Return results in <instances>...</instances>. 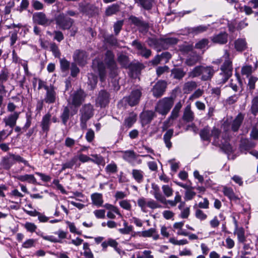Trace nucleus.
<instances>
[{"instance_id":"obj_1","label":"nucleus","mask_w":258,"mask_h":258,"mask_svg":"<svg viewBox=\"0 0 258 258\" xmlns=\"http://www.w3.org/2000/svg\"><path fill=\"white\" fill-rule=\"evenodd\" d=\"M113 52L109 50L106 51L105 53L104 62L94 60L93 66L96 63L99 73L100 80L101 82L105 81L106 76V67L109 70V75L111 78L115 77L118 74V68L114 58Z\"/></svg>"},{"instance_id":"obj_2","label":"nucleus","mask_w":258,"mask_h":258,"mask_svg":"<svg viewBox=\"0 0 258 258\" xmlns=\"http://www.w3.org/2000/svg\"><path fill=\"white\" fill-rule=\"evenodd\" d=\"M215 72L212 66L199 65L188 73V76L189 78L200 77L202 81H208L212 79Z\"/></svg>"},{"instance_id":"obj_3","label":"nucleus","mask_w":258,"mask_h":258,"mask_svg":"<svg viewBox=\"0 0 258 258\" xmlns=\"http://www.w3.org/2000/svg\"><path fill=\"white\" fill-rule=\"evenodd\" d=\"M224 62L220 67L221 72L216 76V82L218 85L226 83L232 75V62L229 58V53L225 50L223 56Z\"/></svg>"},{"instance_id":"obj_4","label":"nucleus","mask_w":258,"mask_h":258,"mask_svg":"<svg viewBox=\"0 0 258 258\" xmlns=\"http://www.w3.org/2000/svg\"><path fill=\"white\" fill-rule=\"evenodd\" d=\"M221 134V131L216 127H214L212 130L208 126H206L202 128L199 133L201 139L202 141L210 142L211 137L213 138L212 144L214 146H218L219 139Z\"/></svg>"},{"instance_id":"obj_5","label":"nucleus","mask_w":258,"mask_h":258,"mask_svg":"<svg viewBox=\"0 0 258 258\" xmlns=\"http://www.w3.org/2000/svg\"><path fill=\"white\" fill-rule=\"evenodd\" d=\"M174 99L173 97H164L159 100L155 106L157 112L166 115L173 105Z\"/></svg>"},{"instance_id":"obj_6","label":"nucleus","mask_w":258,"mask_h":258,"mask_svg":"<svg viewBox=\"0 0 258 258\" xmlns=\"http://www.w3.org/2000/svg\"><path fill=\"white\" fill-rule=\"evenodd\" d=\"M93 106L91 104H86L80 109V126L82 129L87 128V122L93 115Z\"/></svg>"},{"instance_id":"obj_7","label":"nucleus","mask_w":258,"mask_h":258,"mask_svg":"<svg viewBox=\"0 0 258 258\" xmlns=\"http://www.w3.org/2000/svg\"><path fill=\"white\" fill-rule=\"evenodd\" d=\"M55 24L62 30L70 29L74 23V20L66 16L64 13L59 14L55 17Z\"/></svg>"},{"instance_id":"obj_8","label":"nucleus","mask_w":258,"mask_h":258,"mask_svg":"<svg viewBox=\"0 0 258 258\" xmlns=\"http://www.w3.org/2000/svg\"><path fill=\"white\" fill-rule=\"evenodd\" d=\"M78 10L83 15L89 17H93L99 14V8L94 4L90 3L84 4L80 3L78 4Z\"/></svg>"},{"instance_id":"obj_9","label":"nucleus","mask_w":258,"mask_h":258,"mask_svg":"<svg viewBox=\"0 0 258 258\" xmlns=\"http://www.w3.org/2000/svg\"><path fill=\"white\" fill-rule=\"evenodd\" d=\"M142 88L138 87L133 89L129 96L123 98V100L127 102L131 106L136 105L139 103L142 95Z\"/></svg>"},{"instance_id":"obj_10","label":"nucleus","mask_w":258,"mask_h":258,"mask_svg":"<svg viewBox=\"0 0 258 258\" xmlns=\"http://www.w3.org/2000/svg\"><path fill=\"white\" fill-rule=\"evenodd\" d=\"M132 24L134 25L139 28L140 32H147L149 28L148 22L144 21L142 17H137L135 16H131L128 18Z\"/></svg>"},{"instance_id":"obj_11","label":"nucleus","mask_w":258,"mask_h":258,"mask_svg":"<svg viewBox=\"0 0 258 258\" xmlns=\"http://www.w3.org/2000/svg\"><path fill=\"white\" fill-rule=\"evenodd\" d=\"M110 95L105 90H101L96 99V105L100 107H105L110 101Z\"/></svg>"},{"instance_id":"obj_12","label":"nucleus","mask_w":258,"mask_h":258,"mask_svg":"<svg viewBox=\"0 0 258 258\" xmlns=\"http://www.w3.org/2000/svg\"><path fill=\"white\" fill-rule=\"evenodd\" d=\"M166 88L167 84L165 81H158L151 90L153 96L156 98L161 97L164 94Z\"/></svg>"},{"instance_id":"obj_13","label":"nucleus","mask_w":258,"mask_h":258,"mask_svg":"<svg viewBox=\"0 0 258 258\" xmlns=\"http://www.w3.org/2000/svg\"><path fill=\"white\" fill-rule=\"evenodd\" d=\"M131 45L138 50V53L145 58H148L152 54V51L150 49H148L144 45L142 44L138 40H134Z\"/></svg>"},{"instance_id":"obj_14","label":"nucleus","mask_w":258,"mask_h":258,"mask_svg":"<svg viewBox=\"0 0 258 258\" xmlns=\"http://www.w3.org/2000/svg\"><path fill=\"white\" fill-rule=\"evenodd\" d=\"M32 20L34 23L43 26H49L51 21L50 20L43 12H35L33 14Z\"/></svg>"},{"instance_id":"obj_15","label":"nucleus","mask_w":258,"mask_h":258,"mask_svg":"<svg viewBox=\"0 0 258 258\" xmlns=\"http://www.w3.org/2000/svg\"><path fill=\"white\" fill-rule=\"evenodd\" d=\"M86 95L84 91L81 89L77 90L71 95V103L76 107L81 105Z\"/></svg>"},{"instance_id":"obj_16","label":"nucleus","mask_w":258,"mask_h":258,"mask_svg":"<svg viewBox=\"0 0 258 258\" xmlns=\"http://www.w3.org/2000/svg\"><path fill=\"white\" fill-rule=\"evenodd\" d=\"M73 58L79 65L84 66L87 62L88 54L84 50L77 49L74 52Z\"/></svg>"},{"instance_id":"obj_17","label":"nucleus","mask_w":258,"mask_h":258,"mask_svg":"<svg viewBox=\"0 0 258 258\" xmlns=\"http://www.w3.org/2000/svg\"><path fill=\"white\" fill-rule=\"evenodd\" d=\"M145 68L144 65L139 62H131L128 67L130 75L133 78H137L141 74V71Z\"/></svg>"},{"instance_id":"obj_18","label":"nucleus","mask_w":258,"mask_h":258,"mask_svg":"<svg viewBox=\"0 0 258 258\" xmlns=\"http://www.w3.org/2000/svg\"><path fill=\"white\" fill-rule=\"evenodd\" d=\"M57 94L53 86H50V87L46 90V93L43 99L44 102L47 104H53L57 99Z\"/></svg>"},{"instance_id":"obj_19","label":"nucleus","mask_w":258,"mask_h":258,"mask_svg":"<svg viewBox=\"0 0 258 258\" xmlns=\"http://www.w3.org/2000/svg\"><path fill=\"white\" fill-rule=\"evenodd\" d=\"M51 117V114L48 112L42 117L40 122V126L41 127L42 131L46 134H47L50 130Z\"/></svg>"},{"instance_id":"obj_20","label":"nucleus","mask_w":258,"mask_h":258,"mask_svg":"<svg viewBox=\"0 0 258 258\" xmlns=\"http://www.w3.org/2000/svg\"><path fill=\"white\" fill-rule=\"evenodd\" d=\"M244 117V115L239 113L230 123L231 128L233 132H238L243 122Z\"/></svg>"},{"instance_id":"obj_21","label":"nucleus","mask_w":258,"mask_h":258,"mask_svg":"<svg viewBox=\"0 0 258 258\" xmlns=\"http://www.w3.org/2000/svg\"><path fill=\"white\" fill-rule=\"evenodd\" d=\"M211 40L215 43L220 44H226L228 41V34L225 32H220L212 36Z\"/></svg>"},{"instance_id":"obj_22","label":"nucleus","mask_w":258,"mask_h":258,"mask_svg":"<svg viewBox=\"0 0 258 258\" xmlns=\"http://www.w3.org/2000/svg\"><path fill=\"white\" fill-rule=\"evenodd\" d=\"M20 112H14L10 114L7 118L4 119L6 125L9 126L10 127H13L16 124L17 120L19 117Z\"/></svg>"},{"instance_id":"obj_23","label":"nucleus","mask_w":258,"mask_h":258,"mask_svg":"<svg viewBox=\"0 0 258 258\" xmlns=\"http://www.w3.org/2000/svg\"><path fill=\"white\" fill-rule=\"evenodd\" d=\"M200 60L201 56L199 54L195 52H191L187 56L185 63L189 67H191L199 62Z\"/></svg>"},{"instance_id":"obj_24","label":"nucleus","mask_w":258,"mask_h":258,"mask_svg":"<svg viewBox=\"0 0 258 258\" xmlns=\"http://www.w3.org/2000/svg\"><path fill=\"white\" fill-rule=\"evenodd\" d=\"M134 2L140 8L150 11L153 7L155 0H134Z\"/></svg>"},{"instance_id":"obj_25","label":"nucleus","mask_w":258,"mask_h":258,"mask_svg":"<svg viewBox=\"0 0 258 258\" xmlns=\"http://www.w3.org/2000/svg\"><path fill=\"white\" fill-rule=\"evenodd\" d=\"M155 117V113L152 111H146L141 113L140 115L141 122L143 125H146L151 122Z\"/></svg>"},{"instance_id":"obj_26","label":"nucleus","mask_w":258,"mask_h":258,"mask_svg":"<svg viewBox=\"0 0 258 258\" xmlns=\"http://www.w3.org/2000/svg\"><path fill=\"white\" fill-rule=\"evenodd\" d=\"M181 107L182 104L180 101L176 104L168 119L164 122V125L169 123L171 120H173L177 118Z\"/></svg>"},{"instance_id":"obj_27","label":"nucleus","mask_w":258,"mask_h":258,"mask_svg":"<svg viewBox=\"0 0 258 258\" xmlns=\"http://www.w3.org/2000/svg\"><path fill=\"white\" fill-rule=\"evenodd\" d=\"M77 112V109L74 110V113H71L70 108L68 106L64 107L63 111L60 116L62 124L66 125L70 116H73Z\"/></svg>"},{"instance_id":"obj_28","label":"nucleus","mask_w":258,"mask_h":258,"mask_svg":"<svg viewBox=\"0 0 258 258\" xmlns=\"http://www.w3.org/2000/svg\"><path fill=\"white\" fill-rule=\"evenodd\" d=\"M178 41V39L175 37L161 38V49H166L169 46L176 44Z\"/></svg>"},{"instance_id":"obj_29","label":"nucleus","mask_w":258,"mask_h":258,"mask_svg":"<svg viewBox=\"0 0 258 258\" xmlns=\"http://www.w3.org/2000/svg\"><path fill=\"white\" fill-rule=\"evenodd\" d=\"M209 27V24L207 25H201L194 27L188 28V32L189 33H191L194 35H198L200 33L207 31Z\"/></svg>"},{"instance_id":"obj_30","label":"nucleus","mask_w":258,"mask_h":258,"mask_svg":"<svg viewBox=\"0 0 258 258\" xmlns=\"http://www.w3.org/2000/svg\"><path fill=\"white\" fill-rule=\"evenodd\" d=\"M186 73L181 68H174L171 71V76L174 79L181 80L185 76Z\"/></svg>"},{"instance_id":"obj_31","label":"nucleus","mask_w":258,"mask_h":258,"mask_svg":"<svg viewBox=\"0 0 258 258\" xmlns=\"http://www.w3.org/2000/svg\"><path fill=\"white\" fill-rule=\"evenodd\" d=\"M117 61L121 67L127 69L131 64L128 57L124 54L120 53L118 55Z\"/></svg>"},{"instance_id":"obj_32","label":"nucleus","mask_w":258,"mask_h":258,"mask_svg":"<svg viewBox=\"0 0 258 258\" xmlns=\"http://www.w3.org/2000/svg\"><path fill=\"white\" fill-rule=\"evenodd\" d=\"M14 163L12 154H9L8 156L5 157L3 158L2 166L5 169L8 170Z\"/></svg>"},{"instance_id":"obj_33","label":"nucleus","mask_w":258,"mask_h":258,"mask_svg":"<svg viewBox=\"0 0 258 258\" xmlns=\"http://www.w3.org/2000/svg\"><path fill=\"white\" fill-rule=\"evenodd\" d=\"M219 145L216 146L220 147V149L225 153L227 154H230L234 152L233 147L229 142L225 141L224 143H223L222 142H220L219 140Z\"/></svg>"},{"instance_id":"obj_34","label":"nucleus","mask_w":258,"mask_h":258,"mask_svg":"<svg viewBox=\"0 0 258 258\" xmlns=\"http://www.w3.org/2000/svg\"><path fill=\"white\" fill-rule=\"evenodd\" d=\"M16 178L22 182L27 181L28 183L33 184H36L37 183L36 179L33 174L18 175Z\"/></svg>"},{"instance_id":"obj_35","label":"nucleus","mask_w":258,"mask_h":258,"mask_svg":"<svg viewBox=\"0 0 258 258\" xmlns=\"http://www.w3.org/2000/svg\"><path fill=\"white\" fill-rule=\"evenodd\" d=\"M173 130L169 129L166 131L163 136V140L166 145V147L169 149L172 147V143L170 141L171 138L173 135Z\"/></svg>"},{"instance_id":"obj_36","label":"nucleus","mask_w":258,"mask_h":258,"mask_svg":"<svg viewBox=\"0 0 258 258\" xmlns=\"http://www.w3.org/2000/svg\"><path fill=\"white\" fill-rule=\"evenodd\" d=\"M132 175L134 179L139 183L142 182L144 178V173L140 169H134L132 172Z\"/></svg>"},{"instance_id":"obj_37","label":"nucleus","mask_w":258,"mask_h":258,"mask_svg":"<svg viewBox=\"0 0 258 258\" xmlns=\"http://www.w3.org/2000/svg\"><path fill=\"white\" fill-rule=\"evenodd\" d=\"M153 191V195L154 198L159 202H163L165 200V197L161 194L159 187L157 184H152V185Z\"/></svg>"},{"instance_id":"obj_38","label":"nucleus","mask_w":258,"mask_h":258,"mask_svg":"<svg viewBox=\"0 0 258 258\" xmlns=\"http://www.w3.org/2000/svg\"><path fill=\"white\" fill-rule=\"evenodd\" d=\"M182 119L187 122H191L194 119V114L189 106H187L184 111Z\"/></svg>"},{"instance_id":"obj_39","label":"nucleus","mask_w":258,"mask_h":258,"mask_svg":"<svg viewBox=\"0 0 258 258\" xmlns=\"http://www.w3.org/2000/svg\"><path fill=\"white\" fill-rule=\"evenodd\" d=\"M120 10V6L118 4H113L108 7L105 10V15L107 16L116 14Z\"/></svg>"},{"instance_id":"obj_40","label":"nucleus","mask_w":258,"mask_h":258,"mask_svg":"<svg viewBox=\"0 0 258 258\" xmlns=\"http://www.w3.org/2000/svg\"><path fill=\"white\" fill-rule=\"evenodd\" d=\"M235 48L238 51H242L246 48V42L245 39L239 38L234 42Z\"/></svg>"},{"instance_id":"obj_41","label":"nucleus","mask_w":258,"mask_h":258,"mask_svg":"<svg viewBox=\"0 0 258 258\" xmlns=\"http://www.w3.org/2000/svg\"><path fill=\"white\" fill-rule=\"evenodd\" d=\"M148 45L151 47H154L157 49V51H160L161 49V38L157 39L154 38H149L147 41Z\"/></svg>"},{"instance_id":"obj_42","label":"nucleus","mask_w":258,"mask_h":258,"mask_svg":"<svg viewBox=\"0 0 258 258\" xmlns=\"http://www.w3.org/2000/svg\"><path fill=\"white\" fill-rule=\"evenodd\" d=\"M91 200L92 201V203L97 206H101L102 205L103 203L102 195L99 193H94L92 194Z\"/></svg>"},{"instance_id":"obj_43","label":"nucleus","mask_w":258,"mask_h":258,"mask_svg":"<svg viewBox=\"0 0 258 258\" xmlns=\"http://www.w3.org/2000/svg\"><path fill=\"white\" fill-rule=\"evenodd\" d=\"M197 86V83L195 81H188L184 83L183 87V90L185 93H189L195 89Z\"/></svg>"},{"instance_id":"obj_44","label":"nucleus","mask_w":258,"mask_h":258,"mask_svg":"<svg viewBox=\"0 0 258 258\" xmlns=\"http://www.w3.org/2000/svg\"><path fill=\"white\" fill-rule=\"evenodd\" d=\"M136 115L134 113H131L130 115L125 118L123 122V125L126 127L130 128L136 121Z\"/></svg>"},{"instance_id":"obj_45","label":"nucleus","mask_w":258,"mask_h":258,"mask_svg":"<svg viewBox=\"0 0 258 258\" xmlns=\"http://www.w3.org/2000/svg\"><path fill=\"white\" fill-rule=\"evenodd\" d=\"M105 42L111 46H118V42L117 39L113 34H109L104 36Z\"/></svg>"},{"instance_id":"obj_46","label":"nucleus","mask_w":258,"mask_h":258,"mask_svg":"<svg viewBox=\"0 0 258 258\" xmlns=\"http://www.w3.org/2000/svg\"><path fill=\"white\" fill-rule=\"evenodd\" d=\"M223 193L231 201H237L238 200V198L235 196L233 190L230 187H224L223 188Z\"/></svg>"},{"instance_id":"obj_47","label":"nucleus","mask_w":258,"mask_h":258,"mask_svg":"<svg viewBox=\"0 0 258 258\" xmlns=\"http://www.w3.org/2000/svg\"><path fill=\"white\" fill-rule=\"evenodd\" d=\"M234 233L237 235L238 241L244 243L246 240L244 229L243 228H237Z\"/></svg>"},{"instance_id":"obj_48","label":"nucleus","mask_w":258,"mask_h":258,"mask_svg":"<svg viewBox=\"0 0 258 258\" xmlns=\"http://www.w3.org/2000/svg\"><path fill=\"white\" fill-rule=\"evenodd\" d=\"M78 161V157L75 156L73 157L70 161L66 162L65 163L62 165V168L61 170L63 171L66 170L67 168H71L72 169L74 165L77 163Z\"/></svg>"},{"instance_id":"obj_49","label":"nucleus","mask_w":258,"mask_h":258,"mask_svg":"<svg viewBox=\"0 0 258 258\" xmlns=\"http://www.w3.org/2000/svg\"><path fill=\"white\" fill-rule=\"evenodd\" d=\"M50 50L52 52L53 55L55 57H60L61 53L58 46L55 42H51L50 43Z\"/></svg>"},{"instance_id":"obj_50","label":"nucleus","mask_w":258,"mask_h":258,"mask_svg":"<svg viewBox=\"0 0 258 258\" xmlns=\"http://www.w3.org/2000/svg\"><path fill=\"white\" fill-rule=\"evenodd\" d=\"M9 71L8 69L4 68L0 73V85L3 84L9 78Z\"/></svg>"},{"instance_id":"obj_51","label":"nucleus","mask_w":258,"mask_h":258,"mask_svg":"<svg viewBox=\"0 0 258 258\" xmlns=\"http://www.w3.org/2000/svg\"><path fill=\"white\" fill-rule=\"evenodd\" d=\"M209 43V41L208 39L203 38L195 44V48L200 49H204L208 45Z\"/></svg>"},{"instance_id":"obj_52","label":"nucleus","mask_w":258,"mask_h":258,"mask_svg":"<svg viewBox=\"0 0 258 258\" xmlns=\"http://www.w3.org/2000/svg\"><path fill=\"white\" fill-rule=\"evenodd\" d=\"M157 233L156 230L155 228H150L147 230L143 231L141 232H139L140 236L144 237H151L154 234Z\"/></svg>"},{"instance_id":"obj_53","label":"nucleus","mask_w":258,"mask_h":258,"mask_svg":"<svg viewBox=\"0 0 258 258\" xmlns=\"http://www.w3.org/2000/svg\"><path fill=\"white\" fill-rule=\"evenodd\" d=\"M162 189L165 197L169 198L172 196L173 190L168 185H163L162 186Z\"/></svg>"},{"instance_id":"obj_54","label":"nucleus","mask_w":258,"mask_h":258,"mask_svg":"<svg viewBox=\"0 0 258 258\" xmlns=\"http://www.w3.org/2000/svg\"><path fill=\"white\" fill-rule=\"evenodd\" d=\"M123 25V21L122 20H119L116 22L113 25V29L114 34L116 36H117L121 30L122 29V26Z\"/></svg>"},{"instance_id":"obj_55","label":"nucleus","mask_w":258,"mask_h":258,"mask_svg":"<svg viewBox=\"0 0 258 258\" xmlns=\"http://www.w3.org/2000/svg\"><path fill=\"white\" fill-rule=\"evenodd\" d=\"M91 156L93 158H91V160H90V161L97 164V165H102L104 163V160L101 156L97 154H93Z\"/></svg>"},{"instance_id":"obj_56","label":"nucleus","mask_w":258,"mask_h":258,"mask_svg":"<svg viewBox=\"0 0 258 258\" xmlns=\"http://www.w3.org/2000/svg\"><path fill=\"white\" fill-rule=\"evenodd\" d=\"M251 112L255 115L258 112V97H254L252 100Z\"/></svg>"},{"instance_id":"obj_57","label":"nucleus","mask_w":258,"mask_h":258,"mask_svg":"<svg viewBox=\"0 0 258 258\" xmlns=\"http://www.w3.org/2000/svg\"><path fill=\"white\" fill-rule=\"evenodd\" d=\"M193 189L194 187L192 186H189L188 189H186L185 194V198L186 200H191L196 196V192L192 190Z\"/></svg>"},{"instance_id":"obj_58","label":"nucleus","mask_w":258,"mask_h":258,"mask_svg":"<svg viewBox=\"0 0 258 258\" xmlns=\"http://www.w3.org/2000/svg\"><path fill=\"white\" fill-rule=\"evenodd\" d=\"M121 152L123 154L122 157L125 160L134 158L135 155L134 151L132 150L121 151Z\"/></svg>"},{"instance_id":"obj_59","label":"nucleus","mask_w":258,"mask_h":258,"mask_svg":"<svg viewBox=\"0 0 258 258\" xmlns=\"http://www.w3.org/2000/svg\"><path fill=\"white\" fill-rule=\"evenodd\" d=\"M31 5L32 7L37 11L41 10L44 8V5L37 0H32Z\"/></svg>"},{"instance_id":"obj_60","label":"nucleus","mask_w":258,"mask_h":258,"mask_svg":"<svg viewBox=\"0 0 258 258\" xmlns=\"http://www.w3.org/2000/svg\"><path fill=\"white\" fill-rule=\"evenodd\" d=\"M12 156L14 159V163L15 162L23 163L25 165L29 166V164L27 161L23 159L22 157L18 155H15L12 154Z\"/></svg>"},{"instance_id":"obj_61","label":"nucleus","mask_w":258,"mask_h":258,"mask_svg":"<svg viewBox=\"0 0 258 258\" xmlns=\"http://www.w3.org/2000/svg\"><path fill=\"white\" fill-rule=\"evenodd\" d=\"M105 170L107 173H114L117 170V165L114 163L108 164L105 167Z\"/></svg>"},{"instance_id":"obj_62","label":"nucleus","mask_w":258,"mask_h":258,"mask_svg":"<svg viewBox=\"0 0 258 258\" xmlns=\"http://www.w3.org/2000/svg\"><path fill=\"white\" fill-rule=\"evenodd\" d=\"M60 63L61 69L62 71L65 72L69 70L70 66V62L66 59L62 58L60 59Z\"/></svg>"},{"instance_id":"obj_63","label":"nucleus","mask_w":258,"mask_h":258,"mask_svg":"<svg viewBox=\"0 0 258 258\" xmlns=\"http://www.w3.org/2000/svg\"><path fill=\"white\" fill-rule=\"evenodd\" d=\"M29 5L28 0H22L20 6L17 8V11L20 13L22 12L24 10H26Z\"/></svg>"},{"instance_id":"obj_64","label":"nucleus","mask_w":258,"mask_h":258,"mask_svg":"<svg viewBox=\"0 0 258 258\" xmlns=\"http://www.w3.org/2000/svg\"><path fill=\"white\" fill-rule=\"evenodd\" d=\"M248 5H249L252 9L256 10L254 14L255 16H258V0H250L248 2Z\"/></svg>"}]
</instances>
